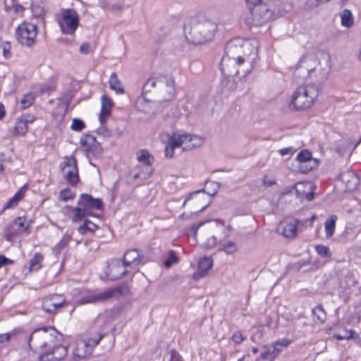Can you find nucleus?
Wrapping results in <instances>:
<instances>
[{
  "instance_id": "1",
  "label": "nucleus",
  "mask_w": 361,
  "mask_h": 361,
  "mask_svg": "<svg viewBox=\"0 0 361 361\" xmlns=\"http://www.w3.org/2000/svg\"><path fill=\"white\" fill-rule=\"evenodd\" d=\"M258 42L241 38L231 39L221 59V70L226 76L246 77L251 73L257 59Z\"/></svg>"
},
{
  "instance_id": "2",
  "label": "nucleus",
  "mask_w": 361,
  "mask_h": 361,
  "mask_svg": "<svg viewBox=\"0 0 361 361\" xmlns=\"http://www.w3.org/2000/svg\"><path fill=\"white\" fill-rule=\"evenodd\" d=\"M200 231L197 229L194 233L195 238H199L204 241V245L208 248L214 247L219 243V250L224 251L227 255H232L238 250L236 242L233 240H226L221 242L220 233H224L225 236L228 235L229 229L224 224L216 221H209L208 224L202 223L199 226L201 228Z\"/></svg>"
},
{
  "instance_id": "3",
  "label": "nucleus",
  "mask_w": 361,
  "mask_h": 361,
  "mask_svg": "<svg viewBox=\"0 0 361 361\" xmlns=\"http://www.w3.org/2000/svg\"><path fill=\"white\" fill-rule=\"evenodd\" d=\"M159 138L165 145L164 152L167 159L174 157L176 148H181L182 151H190L201 147L204 142L203 137L183 132H162Z\"/></svg>"
},
{
  "instance_id": "4",
  "label": "nucleus",
  "mask_w": 361,
  "mask_h": 361,
  "mask_svg": "<svg viewBox=\"0 0 361 361\" xmlns=\"http://www.w3.org/2000/svg\"><path fill=\"white\" fill-rule=\"evenodd\" d=\"M223 25V17L216 16L205 18L193 24L186 32V38L193 44H202L211 40L219 27Z\"/></svg>"
},
{
  "instance_id": "5",
  "label": "nucleus",
  "mask_w": 361,
  "mask_h": 361,
  "mask_svg": "<svg viewBox=\"0 0 361 361\" xmlns=\"http://www.w3.org/2000/svg\"><path fill=\"white\" fill-rule=\"evenodd\" d=\"M61 335L52 327L35 329L29 338V346L34 350H41L42 353L52 348L55 343L60 342Z\"/></svg>"
},
{
  "instance_id": "6",
  "label": "nucleus",
  "mask_w": 361,
  "mask_h": 361,
  "mask_svg": "<svg viewBox=\"0 0 361 361\" xmlns=\"http://www.w3.org/2000/svg\"><path fill=\"white\" fill-rule=\"evenodd\" d=\"M319 94L318 87L314 85H302L293 93L290 105L296 110L311 107Z\"/></svg>"
},
{
  "instance_id": "7",
  "label": "nucleus",
  "mask_w": 361,
  "mask_h": 361,
  "mask_svg": "<svg viewBox=\"0 0 361 361\" xmlns=\"http://www.w3.org/2000/svg\"><path fill=\"white\" fill-rule=\"evenodd\" d=\"M103 203L100 199L93 198L87 194H82L78 201L76 207H71L73 214L72 221L73 222L80 221L83 218L92 214L91 210L102 209Z\"/></svg>"
},
{
  "instance_id": "8",
  "label": "nucleus",
  "mask_w": 361,
  "mask_h": 361,
  "mask_svg": "<svg viewBox=\"0 0 361 361\" xmlns=\"http://www.w3.org/2000/svg\"><path fill=\"white\" fill-rule=\"evenodd\" d=\"M127 288L125 286H116L108 288L102 292L89 291L83 295L79 300L80 304L98 303L110 301L123 295Z\"/></svg>"
},
{
  "instance_id": "9",
  "label": "nucleus",
  "mask_w": 361,
  "mask_h": 361,
  "mask_svg": "<svg viewBox=\"0 0 361 361\" xmlns=\"http://www.w3.org/2000/svg\"><path fill=\"white\" fill-rule=\"evenodd\" d=\"M56 21L63 34L73 36L79 26L80 18L74 9L62 8L56 16Z\"/></svg>"
},
{
  "instance_id": "10",
  "label": "nucleus",
  "mask_w": 361,
  "mask_h": 361,
  "mask_svg": "<svg viewBox=\"0 0 361 361\" xmlns=\"http://www.w3.org/2000/svg\"><path fill=\"white\" fill-rule=\"evenodd\" d=\"M320 61L314 54L303 55L298 61L294 74L302 79H308L312 71L317 68Z\"/></svg>"
},
{
  "instance_id": "11",
  "label": "nucleus",
  "mask_w": 361,
  "mask_h": 361,
  "mask_svg": "<svg viewBox=\"0 0 361 361\" xmlns=\"http://www.w3.org/2000/svg\"><path fill=\"white\" fill-rule=\"evenodd\" d=\"M290 344L288 338L279 339L274 342L265 344L262 348L260 357L265 361H274L280 353Z\"/></svg>"
},
{
  "instance_id": "12",
  "label": "nucleus",
  "mask_w": 361,
  "mask_h": 361,
  "mask_svg": "<svg viewBox=\"0 0 361 361\" xmlns=\"http://www.w3.org/2000/svg\"><path fill=\"white\" fill-rule=\"evenodd\" d=\"M166 87V92L171 97L175 91L174 80L171 78H167L164 76L149 78L142 87V97L146 99L145 94L152 92L153 88Z\"/></svg>"
},
{
  "instance_id": "13",
  "label": "nucleus",
  "mask_w": 361,
  "mask_h": 361,
  "mask_svg": "<svg viewBox=\"0 0 361 361\" xmlns=\"http://www.w3.org/2000/svg\"><path fill=\"white\" fill-rule=\"evenodd\" d=\"M37 33V26L27 22L22 23L16 30L18 41L27 47H31L35 44Z\"/></svg>"
},
{
  "instance_id": "14",
  "label": "nucleus",
  "mask_w": 361,
  "mask_h": 361,
  "mask_svg": "<svg viewBox=\"0 0 361 361\" xmlns=\"http://www.w3.org/2000/svg\"><path fill=\"white\" fill-rule=\"evenodd\" d=\"M250 9V14L245 18V23L249 26H261L272 19L273 13L266 6H261L259 8Z\"/></svg>"
},
{
  "instance_id": "15",
  "label": "nucleus",
  "mask_w": 361,
  "mask_h": 361,
  "mask_svg": "<svg viewBox=\"0 0 361 361\" xmlns=\"http://www.w3.org/2000/svg\"><path fill=\"white\" fill-rule=\"evenodd\" d=\"M102 338V335H98L94 338H91L87 341H77L75 343V348L73 350L74 360L78 361L91 354L93 348L98 345Z\"/></svg>"
},
{
  "instance_id": "16",
  "label": "nucleus",
  "mask_w": 361,
  "mask_h": 361,
  "mask_svg": "<svg viewBox=\"0 0 361 361\" xmlns=\"http://www.w3.org/2000/svg\"><path fill=\"white\" fill-rule=\"evenodd\" d=\"M62 171L66 180L71 185H75L79 181L78 171L75 158L70 157L63 162Z\"/></svg>"
},
{
  "instance_id": "17",
  "label": "nucleus",
  "mask_w": 361,
  "mask_h": 361,
  "mask_svg": "<svg viewBox=\"0 0 361 361\" xmlns=\"http://www.w3.org/2000/svg\"><path fill=\"white\" fill-rule=\"evenodd\" d=\"M66 346L55 343L52 348L48 349L40 355L41 361H60L67 355Z\"/></svg>"
},
{
  "instance_id": "18",
  "label": "nucleus",
  "mask_w": 361,
  "mask_h": 361,
  "mask_svg": "<svg viewBox=\"0 0 361 361\" xmlns=\"http://www.w3.org/2000/svg\"><path fill=\"white\" fill-rule=\"evenodd\" d=\"M299 163L298 171L302 173H307L312 170L317 165V160L312 158V154L308 150H302L296 157Z\"/></svg>"
},
{
  "instance_id": "19",
  "label": "nucleus",
  "mask_w": 361,
  "mask_h": 361,
  "mask_svg": "<svg viewBox=\"0 0 361 361\" xmlns=\"http://www.w3.org/2000/svg\"><path fill=\"white\" fill-rule=\"evenodd\" d=\"M130 273L131 270L126 266L123 261L114 259L110 264L109 274L111 279H118Z\"/></svg>"
},
{
  "instance_id": "20",
  "label": "nucleus",
  "mask_w": 361,
  "mask_h": 361,
  "mask_svg": "<svg viewBox=\"0 0 361 361\" xmlns=\"http://www.w3.org/2000/svg\"><path fill=\"white\" fill-rule=\"evenodd\" d=\"M27 228L28 225L26 224L25 219L22 217H18L9 225L6 233V239L11 241L14 237L25 232Z\"/></svg>"
},
{
  "instance_id": "21",
  "label": "nucleus",
  "mask_w": 361,
  "mask_h": 361,
  "mask_svg": "<svg viewBox=\"0 0 361 361\" xmlns=\"http://www.w3.org/2000/svg\"><path fill=\"white\" fill-rule=\"evenodd\" d=\"M64 302V298L60 295H51L43 300L42 308L47 312L54 313L63 306Z\"/></svg>"
},
{
  "instance_id": "22",
  "label": "nucleus",
  "mask_w": 361,
  "mask_h": 361,
  "mask_svg": "<svg viewBox=\"0 0 361 361\" xmlns=\"http://www.w3.org/2000/svg\"><path fill=\"white\" fill-rule=\"evenodd\" d=\"M141 256L137 250L133 249L128 250L123 257V262L132 272L137 270L138 266L141 263Z\"/></svg>"
},
{
  "instance_id": "23",
  "label": "nucleus",
  "mask_w": 361,
  "mask_h": 361,
  "mask_svg": "<svg viewBox=\"0 0 361 361\" xmlns=\"http://www.w3.org/2000/svg\"><path fill=\"white\" fill-rule=\"evenodd\" d=\"M152 171L153 169L151 166L137 164L132 169L130 174L133 179L143 181L151 176Z\"/></svg>"
},
{
  "instance_id": "24",
  "label": "nucleus",
  "mask_w": 361,
  "mask_h": 361,
  "mask_svg": "<svg viewBox=\"0 0 361 361\" xmlns=\"http://www.w3.org/2000/svg\"><path fill=\"white\" fill-rule=\"evenodd\" d=\"M101 103L102 107L99 119L101 123H104L106 122L111 114V109L114 106V102L109 97L106 96V94H103L101 97Z\"/></svg>"
},
{
  "instance_id": "25",
  "label": "nucleus",
  "mask_w": 361,
  "mask_h": 361,
  "mask_svg": "<svg viewBox=\"0 0 361 361\" xmlns=\"http://www.w3.org/2000/svg\"><path fill=\"white\" fill-rule=\"evenodd\" d=\"M341 180L345 185L346 190H353L359 183L358 177L351 171H343L339 176Z\"/></svg>"
},
{
  "instance_id": "26",
  "label": "nucleus",
  "mask_w": 361,
  "mask_h": 361,
  "mask_svg": "<svg viewBox=\"0 0 361 361\" xmlns=\"http://www.w3.org/2000/svg\"><path fill=\"white\" fill-rule=\"evenodd\" d=\"M329 73V69L326 66H324L322 65L321 62H319L317 68L312 71L308 79H311L317 83H322L327 79Z\"/></svg>"
},
{
  "instance_id": "27",
  "label": "nucleus",
  "mask_w": 361,
  "mask_h": 361,
  "mask_svg": "<svg viewBox=\"0 0 361 361\" xmlns=\"http://www.w3.org/2000/svg\"><path fill=\"white\" fill-rule=\"evenodd\" d=\"M213 262L212 259L207 257H202L198 264V270L194 274V279L198 280L200 278L204 276L207 271L212 267Z\"/></svg>"
},
{
  "instance_id": "28",
  "label": "nucleus",
  "mask_w": 361,
  "mask_h": 361,
  "mask_svg": "<svg viewBox=\"0 0 361 361\" xmlns=\"http://www.w3.org/2000/svg\"><path fill=\"white\" fill-rule=\"evenodd\" d=\"M109 87L117 94H123L125 93L124 87L121 81L118 78L116 73H112L109 80Z\"/></svg>"
},
{
  "instance_id": "29",
  "label": "nucleus",
  "mask_w": 361,
  "mask_h": 361,
  "mask_svg": "<svg viewBox=\"0 0 361 361\" xmlns=\"http://www.w3.org/2000/svg\"><path fill=\"white\" fill-rule=\"evenodd\" d=\"M341 24L346 28L352 27L354 25V17L349 9H344L340 13Z\"/></svg>"
},
{
  "instance_id": "30",
  "label": "nucleus",
  "mask_w": 361,
  "mask_h": 361,
  "mask_svg": "<svg viewBox=\"0 0 361 361\" xmlns=\"http://www.w3.org/2000/svg\"><path fill=\"white\" fill-rule=\"evenodd\" d=\"M137 159L139 161V164L142 165H152L154 158L147 150L142 149L137 152Z\"/></svg>"
},
{
  "instance_id": "31",
  "label": "nucleus",
  "mask_w": 361,
  "mask_h": 361,
  "mask_svg": "<svg viewBox=\"0 0 361 361\" xmlns=\"http://www.w3.org/2000/svg\"><path fill=\"white\" fill-rule=\"evenodd\" d=\"M282 235L286 238H293L297 234V221H291L283 226Z\"/></svg>"
},
{
  "instance_id": "32",
  "label": "nucleus",
  "mask_w": 361,
  "mask_h": 361,
  "mask_svg": "<svg viewBox=\"0 0 361 361\" xmlns=\"http://www.w3.org/2000/svg\"><path fill=\"white\" fill-rule=\"evenodd\" d=\"M44 260L43 255L39 252H36L33 257L30 259V271H37L42 267Z\"/></svg>"
},
{
  "instance_id": "33",
  "label": "nucleus",
  "mask_w": 361,
  "mask_h": 361,
  "mask_svg": "<svg viewBox=\"0 0 361 361\" xmlns=\"http://www.w3.org/2000/svg\"><path fill=\"white\" fill-rule=\"evenodd\" d=\"M307 188L308 189L312 188V185L309 183H300L296 185V192L301 197H305L308 201H311L314 198V192L312 191L304 193L302 189Z\"/></svg>"
},
{
  "instance_id": "34",
  "label": "nucleus",
  "mask_w": 361,
  "mask_h": 361,
  "mask_svg": "<svg viewBox=\"0 0 361 361\" xmlns=\"http://www.w3.org/2000/svg\"><path fill=\"white\" fill-rule=\"evenodd\" d=\"M337 216L331 215L330 218L326 221L324 224L325 234L327 238H330L334 233L336 228V221Z\"/></svg>"
},
{
  "instance_id": "35",
  "label": "nucleus",
  "mask_w": 361,
  "mask_h": 361,
  "mask_svg": "<svg viewBox=\"0 0 361 361\" xmlns=\"http://www.w3.org/2000/svg\"><path fill=\"white\" fill-rule=\"evenodd\" d=\"M116 313L111 310L105 311L104 313L99 315L97 319L99 322L104 324V325H109L116 318Z\"/></svg>"
},
{
  "instance_id": "36",
  "label": "nucleus",
  "mask_w": 361,
  "mask_h": 361,
  "mask_svg": "<svg viewBox=\"0 0 361 361\" xmlns=\"http://www.w3.org/2000/svg\"><path fill=\"white\" fill-rule=\"evenodd\" d=\"M24 193L25 192L23 189L19 190L11 198H10L6 202L4 206V209H10L16 206L18 202L23 197Z\"/></svg>"
},
{
  "instance_id": "37",
  "label": "nucleus",
  "mask_w": 361,
  "mask_h": 361,
  "mask_svg": "<svg viewBox=\"0 0 361 361\" xmlns=\"http://www.w3.org/2000/svg\"><path fill=\"white\" fill-rule=\"evenodd\" d=\"M34 102V97L32 94H25L23 96L18 103L20 109H25L30 107Z\"/></svg>"
},
{
  "instance_id": "38",
  "label": "nucleus",
  "mask_w": 361,
  "mask_h": 361,
  "mask_svg": "<svg viewBox=\"0 0 361 361\" xmlns=\"http://www.w3.org/2000/svg\"><path fill=\"white\" fill-rule=\"evenodd\" d=\"M14 130L16 134L24 135L27 130V124L25 121L19 119L16 121Z\"/></svg>"
},
{
  "instance_id": "39",
  "label": "nucleus",
  "mask_w": 361,
  "mask_h": 361,
  "mask_svg": "<svg viewBox=\"0 0 361 361\" xmlns=\"http://www.w3.org/2000/svg\"><path fill=\"white\" fill-rule=\"evenodd\" d=\"M75 197V193L73 192H72L71 190H70L69 188H66L64 190H62L60 193H59V200H62V201H68L69 200H72Z\"/></svg>"
},
{
  "instance_id": "40",
  "label": "nucleus",
  "mask_w": 361,
  "mask_h": 361,
  "mask_svg": "<svg viewBox=\"0 0 361 361\" xmlns=\"http://www.w3.org/2000/svg\"><path fill=\"white\" fill-rule=\"evenodd\" d=\"M317 252L323 257H331V252L328 247L323 245H318L315 247Z\"/></svg>"
},
{
  "instance_id": "41",
  "label": "nucleus",
  "mask_w": 361,
  "mask_h": 361,
  "mask_svg": "<svg viewBox=\"0 0 361 361\" xmlns=\"http://www.w3.org/2000/svg\"><path fill=\"white\" fill-rule=\"evenodd\" d=\"M85 127V123L78 118H73L71 124V129L75 131H80Z\"/></svg>"
},
{
  "instance_id": "42",
  "label": "nucleus",
  "mask_w": 361,
  "mask_h": 361,
  "mask_svg": "<svg viewBox=\"0 0 361 361\" xmlns=\"http://www.w3.org/2000/svg\"><path fill=\"white\" fill-rule=\"evenodd\" d=\"M352 336H353L352 331L344 330L342 332L336 334L335 337L338 340H344V339H348V338H351Z\"/></svg>"
},
{
  "instance_id": "43",
  "label": "nucleus",
  "mask_w": 361,
  "mask_h": 361,
  "mask_svg": "<svg viewBox=\"0 0 361 361\" xmlns=\"http://www.w3.org/2000/svg\"><path fill=\"white\" fill-rule=\"evenodd\" d=\"M245 339V337L243 336V334L240 331H235L233 333V334L232 336V341L236 344L240 343Z\"/></svg>"
},
{
  "instance_id": "44",
  "label": "nucleus",
  "mask_w": 361,
  "mask_h": 361,
  "mask_svg": "<svg viewBox=\"0 0 361 361\" xmlns=\"http://www.w3.org/2000/svg\"><path fill=\"white\" fill-rule=\"evenodd\" d=\"M177 261V257L173 251L170 252L169 257L164 262V264L166 267H170L172 264Z\"/></svg>"
},
{
  "instance_id": "45",
  "label": "nucleus",
  "mask_w": 361,
  "mask_h": 361,
  "mask_svg": "<svg viewBox=\"0 0 361 361\" xmlns=\"http://www.w3.org/2000/svg\"><path fill=\"white\" fill-rule=\"evenodd\" d=\"M94 142H95V138H94V137H93L92 135H87L81 140V142L84 145H88V146H90L91 144Z\"/></svg>"
},
{
  "instance_id": "46",
  "label": "nucleus",
  "mask_w": 361,
  "mask_h": 361,
  "mask_svg": "<svg viewBox=\"0 0 361 361\" xmlns=\"http://www.w3.org/2000/svg\"><path fill=\"white\" fill-rule=\"evenodd\" d=\"M170 354V361H183L180 355L178 353H177L175 350H172Z\"/></svg>"
},
{
  "instance_id": "47",
  "label": "nucleus",
  "mask_w": 361,
  "mask_h": 361,
  "mask_svg": "<svg viewBox=\"0 0 361 361\" xmlns=\"http://www.w3.org/2000/svg\"><path fill=\"white\" fill-rule=\"evenodd\" d=\"M12 264H13V261L12 259H10L5 256L0 255V268Z\"/></svg>"
},
{
  "instance_id": "48",
  "label": "nucleus",
  "mask_w": 361,
  "mask_h": 361,
  "mask_svg": "<svg viewBox=\"0 0 361 361\" xmlns=\"http://www.w3.org/2000/svg\"><path fill=\"white\" fill-rule=\"evenodd\" d=\"M10 49L11 45L9 43L6 42L3 44V54L6 59L11 56Z\"/></svg>"
},
{
  "instance_id": "49",
  "label": "nucleus",
  "mask_w": 361,
  "mask_h": 361,
  "mask_svg": "<svg viewBox=\"0 0 361 361\" xmlns=\"http://www.w3.org/2000/svg\"><path fill=\"white\" fill-rule=\"evenodd\" d=\"M10 340V336L8 334H0V347L4 346Z\"/></svg>"
},
{
  "instance_id": "50",
  "label": "nucleus",
  "mask_w": 361,
  "mask_h": 361,
  "mask_svg": "<svg viewBox=\"0 0 361 361\" xmlns=\"http://www.w3.org/2000/svg\"><path fill=\"white\" fill-rule=\"evenodd\" d=\"M204 190H197V191H195V192L189 194L188 195V197H186L185 200L184 201V202L183 204V207H185L188 201L193 199V197H196L200 192H204Z\"/></svg>"
},
{
  "instance_id": "51",
  "label": "nucleus",
  "mask_w": 361,
  "mask_h": 361,
  "mask_svg": "<svg viewBox=\"0 0 361 361\" xmlns=\"http://www.w3.org/2000/svg\"><path fill=\"white\" fill-rule=\"evenodd\" d=\"M90 51V45L88 43H83L80 47L81 54H87Z\"/></svg>"
},
{
  "instance_id": "52",
  "label": "nucleus",
  "mask_w": 361,
  "mask_h": 361,
  "mask_svg": "<svg viewBox=\"0 0 361 361\" xmlns=\"http://www.w3.org/2000/svg\"><path fill=\"white\" fill-rule=\"evenodd\" d=\"M262 0H246V4L249 8L259 6Z\"/></svg>"
},
{
  "instance_id": "53",
  "label": "nucleus",
  "mask_w": 361,
  "mask_h": 361,
  "mask_svg": "<svg viewBox=\"0 0 361 361\" xmlns=\"http://www.w3.org/2000/svg\"><path fill=\"white\" fill-rule=\"evenodd\" d=\"M331 0H308V2L310 3V6L312 7H317L319 4L326 3L330 1Z\"/></svg>"
},
{
  "instance_id": "54",
  "label": "nucleus",
  "mask_w": 361,
  "mask_h": 361,
  "mask_svg": "<svg viewBox=\"0 0 361 361\" xmlns=\"http://www.w3.org/2000/svg\"><path fill=\"white\" fill-rule=\"evenodd\" d=\"M293 152L294 150L293 147L283 148L279 150V153L282 156L288 155L293 153Z\"/></svg>"
},
{
  "instance_id": "55",
  "label": "nucleus",
  "mask_w": 361,
  "mask_h": 361,
  "mask_svg": "<svg viewBox=\"0 0 361 361\" xmlns=\"http://www.w3.org/2000/svg\"><path fill=\"white\" fill-rule=\"evenodd\" d=\"M159 90L160 91V93L162 94L164 99L168 100L173 97V96L169 97V94L166 92V87L159 88ZM172 95H173V94Z\"/></svg>"
},
{
  "instance_id": "56",
  "label": "nucleus",
  "mask_w": 361,
  "mask_h": 361,
  "mask_svg": "<svg viewBox=\"0 0 361 361\" xmlns=\"http://www.w3.org/2000/svg\"><path fill=\"white\" fill-rule=\"evenodd\" d=\"M85 224H87V230L91 232H94L97 228V226L90 221H86Z\"/></svg>"
},
{
  "instance_id": "57",
  "label": "nucleus",
  "mask_w": 361,
  "mask_h": 361,
  "mask_svg": "<svg viewBox=\"0 0 361 361\" xmlns=\"http://www.w3.org/2000/svg\"><path fill=\"white\" fill-rule=\"evenodd\" d=\"M78 232L81 234V235H83L85 234L87 230V224H86L85 223L80 226L78 229Z\"/></svg>"
},
{
  "instance_id": "58",
  "label": "nucleus",
  "mask_w": 361,
  "mask_h": 361,
  "mask_svg": "<svg viewBox=\"0 0 361 361\" xmlns=\"http://www.w3.org/2000/svg\"><path fill=\"white\" fill-rule=\"evenodd\" d=\"M69 242V238L67 237V238H64L59 244H58V246L62 247L63 246H65L66 245L68 244V243Z\"/></svg>"
},
{
  "instance_id": "59",
  "label": "nucleus",
  "mask_w": 361,
  "mask_h": 361,
  "mask_svg": "<svg viewBox=\"0 0 361 361\" xmlns=\"http://www.w3.org/2000/svg\"><path fill=\"white\" fill-rule=\"evenodd\" d=\"M317 219V216L316 215H312L309 220H307L306 223L308 222V225L310 226H312L314 221H315Z\"/></svg>"
},
{
  "instance_id": "60",
  "label": "nucleus",
  "mask_w": 361,
  "mask_h": 361,
  "mask_svg": "<svg viewBox=\"0 0 361 361\" xmlns=\"http://www.w3.org/2000/svg\"><path fill=\"white\" fill-rule=\"evenodd\" d=\"M53 90V88L51 86H47V87H44L42 90V93H46V94H49L51 91Z\"/></svg>"
},
{
  "instance_id": "61",
  "label": "nucleus",
  "mask_w": 361,
  "mask_h": 361,
  "mask_svg": "<svg viewBox=\"0 0 361 361\" xmlns=\"http://www.w3.org/2000/svg\"><path fill=\"white\" fill-rule=\"evenodd\" d=\"M5 115V109L2 104L0 103V119H1Z\"/></svg>"
},
{
  "instance_id": "62",
  "label": "nucleus",
  "mask_w": 361,
  "mask_h": 361,
  "mask_svg": "<svg viewBox=\"0 0 361 361\" xmlns=\"http://www.w3.org/2000/svg\"><path fill=\"white\" fill-rule=\"evenodd\" d=\"M15 11L18 12L20 11H22L23 9V7L20 5H16L14 7Z\"/></svg>"
},
{
  "instance_id": "63",
  "label": "nucleus",
  "mask_w": 361,
  "mask_h": 361,
  "mask_svg": "<svg viewBox=\"0 0 361 361\" xmlns=\"http://www.w3.org/2000/svg\"><path fill=\"white\" fill-rule=\"evenodd\" d=\"M252 352L253 354L256 355L259 352V350L257 348H253L252 349Z\"/></svg>"
},
{
  "instance_id": "64",
  "label": "nucleus",
  "mask_w": 361,
  "mask_h": 361,
  "mask_svg": "<svg viewBox=\"0 0 361 361\" xmlns=\"http://www.w3.org/2000/svg\"><path fill=\"white\" fill-rule=\"evenodd\" d=\"M273 183H274L273 182L268 181L267 185H271ZM265 184H267V183H266V182H265Z\"/></svg>"
}]
</instances>
